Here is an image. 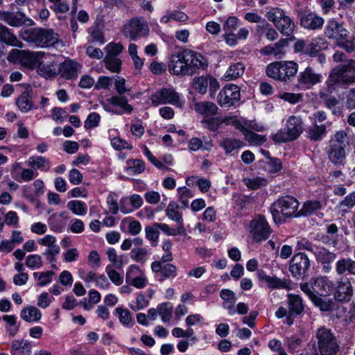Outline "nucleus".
<instances>
[{
  "mask_svg": "<svg viewBox=\"0 0 355 355\" xmlns=\"http://www.w3.org/2000/svg\"><path fill=\"white\" fill-rule=\"evenodd\" d=\"M123 35L130 40L137 41L149 35L148 21L142 17H136L128 20L122 28Z\"/></svg>",
  "mask_w": 355,
  "mask_h": 355,
  "instance_id": "1a4fd4ad",
  "label": "nucleus"
},
{
  "mask_svg": "<svg viewBox=\"0 0 355 355\" xmlns=\"http://www.w3.org/2000/svg\"><path fill=\"white\" fill-rule=\"evenodd\" d=\"M354 295V288L349 278L341 279L338 281L334 293L335 301L341 303H348Z\"/></svg>",
  "mask_w": 355,
  "mask_h": 355,
  "instance_id": "dca6fc26",
  "label": "nucleus"
},
{
  "mask_svg": "<svg viewBox=\"0 0 355 355\" xmlns=\"http://www.w3.org/2000/svg\"><path fill=\"white\" fill-rule=\"evenodd\" d=\"M285 11L278 7H270L266 13V17L275 26L283 17L286 16Z\"/></svg>",
  "mask_w": 355,
  "mask_h": 355,
  "instance_id": "c03bdc74",
  "label": "nucleus"
},
{
  "mask_svg": "<svg viewBox=\"0 0 355 355\" xmlns=\"http://www.w3.org/2000/svg\"><path fill=\"white\" fill-rule=\"evenodd\" d=\"M323 76L316 73L313 68L307 67L300 71L297 78V87L300 89H311L317 84L322 83Z\"/></svg>",
  "mask_w": 355,
  "mask_h": 355,
  "instance_id": "f8f14e48",
  "label": "nucleus"
},
{
  "mask_svg": "<svg viewBox=\"0 0 355 355\" xmlns=\"http://www.w3.org/2000/svg\"><path fill=\"white\" fill-rule=\"evenodd\" d=\"M151 270L160 277V281L166 279H173L178 275V268L172 263H162V261H153Z\"/></svg>",
  "mask_w": 355,
  "mask_h": 355,
  "instance_id": "6ab92c4d",
  "label": "nucleus"
},
{
  "mask_svg": "<svg viewBox=\"0 0 355 355\" xmlns=\"http://www.w3.org/2000/svg\"><path fill=\"white\" fill-rule=\"evenodd\" d=\"M32 345L27 340H14L11 345L12 355H26L31 352Z\"/></svg>",
  "mask_w": 355,
  "mask_h": 355,
  "instance_id": "2f4dec72",
  "label": "nucleus"
},
{
  "mask_svg": "<svg viewBox=\"0 0 355 355\" xmlns=\"http://www.w3.org/2000/svg\"><path fill=\"white\" fill-rule=\"evenodd\" d=\"M2 320L6 323V330L10 336H15L19 331L20 324L15 315H5Z\"/></svg>",
  "mask_w": 355,
  "mask_h": 355,
  "instance_id": "4c0bfd02",
  "label": "nucleus"
},
{
  "mask_svg": "<svg viewBox=\"0 0 355 355\" xmlns=\"http://www.w3.org/2000/svg\"><path fill=\"white\" fill-rule=\"evenodd\" d=\"M26 266L31 269H39L42 266V260L39 254H30L26 259Z\"/></svg>",
  "mask_w": 355,
  "mask_h": 355,
  "instance_id": "e2e57ef3",
  "label": "nucleus"
},
{
  "mask_svg": "<svg viewBox=\"0 0 355 355\" xmlns=\"http://www.w3.org/2000/svg\"><path fill=\"white\" fill-rule=\"evenodd\" d=\"M105 272L113 284L116 286L121 285L123 283V277L115 270L110 265L107 266Z\"/></svg>",
  "mask_w": 355,
  "mask_h": 355,
  "instance_id": "69168bd1",
  "label": "nucleus"
},
{
  "mask_svg": "<svg viewBox=\"0 0 355 355\" xmlns=\"http://www.w3.org/2000/svg\"><path fill=\"white\" fill-rule=\"evenodd\" d=\"M0 20L12 27L35 25V21L22 12L0 11Z\"/></svg>",
  "mask_w": 355,
  "mask_h": 355,
  "instance_id": "2eb2a0df",
  "label": "nucleus"
},
{
  "mask_svg": "<svg viewBox=\"0 0 355 355\" xmlns=\"http://www.w3.org/2000/svg\"><path fill=\"white\" fill-rule=\"evenodd\" d=\"M312 302L322 311H329L334 309L336 303L332 299L322 298L320 296L314 295L312 297Z\"/></svg>",
  "mask_w": 355,
  "mask_h": 355,
  "instance_id": "a19ab883",
  "label": "nucleus"
},
{
  "mask_svg": "<svg viewBox=\"0 0 355 355\" xmlns=\"http://www.w3.org/2000/svg\"><path fill=\"white\" fill-rule=\"evenodd\" d=\"M257 276L259 280L263 281L267 284L269 288L271 289H291V282L289 279H282L275 276H269L263 270H259Z\"/></svg>",
  "mask_w": 355,
  "mask_h": 355,
  "instance_id": "aec40b11",
  "label": "nucleus"
},
{
  "mask_svg": "<svg viewBox=\"0 0 355 355\" xmlns=\"http://www.w3.org/2000/svg\"><path fill=\"white\" fill-rule=\"evenodd\" d=\"M324 34L328 38L335 40L338 42L339 40L347 39L349 32L336 20L331 19L327 21L324 28Z\"/></svg>",
  "mask_w": 355,
  "mask_h": 355,
  "instance_id": "a211bd4d",
  "label": "nucleus"
},
{
  "mask_svg": "<svg viewBox=\"0 0 355 355\" xmlns=\"http://www.w3.org/2000/svg\"><path fill=\"white\" fill-rule=\"evenodd\" d=\"M310 267V261L308 257L302 252L295 254L291 260L289 270L295 277L304 276Z\"/></svg>",
  "mask_w": 355,
  "mask_h": 355,
  "instance_id": "f3484780",
  "label": "nucleus"
},
{
  "mask_svg": "<svg viewBox=\"0 0 355 355\" xmlns=\"http://www.w3.org/2000/svg\"><path fill=\"white\" fill-rule=\"evenodd\" d=\"M27 40L40 48H49L58 44L60 36L52 28H35L30 30Z\"/></svg>",
  "mask_w": 355,
  "mask_h": 355,
  "instance_id": "39448f33",
  "label": "nucleus"
},
{
  "mask_svg": "<svg viewBox=\"0 0 355 355\" xmlns=\"http://www.w3.org/2000/svg\"><path fill=\"white\" fill-rule=\"evenodd\" d=\"M302 344V339L297 336H291L285 339V345L290 352L293 353Z\"/></svg>",
  "mask_w": 355,
  "mask_h": 355,
  "instance_id": "774afa93",
  "label": "nucleus"
},
{
  "mask_svg": "<svg viewBox=\"0 0 355 355\" xmlns=\"http://www.w3.org/2000/svg\"><path fill=\"white\" fill-rule=\"evenodd\" d=\"M81 65L72 60H65L59 67V73L67 80L75 79L81 71Z\"/></svg>",
  "mask_w": 355,
  "mask_h": 355,
  "instance_id": "b1692460",
  "label": "nucleus"
},
{
  "mask_svg": "<svg viewBox=\"0 0 355 355\" xmlns=\"http://www.w3.org/2000/svg\"><path fill=\"white\" fill-rule=\"evenodd\" d=\"M288 311L291 314L300 315L304 310V305L300 295L289 293L287 295Z\"/></svg>",
  "mask_w": 355,
  "mask_h": 355,
  "instance_id": "c756f323",
  "label": "nucleus"
},
{
  "mask_svg": "<svg viewBox=\"0 0 355 355\" xmlns=\"http://www.w3.org/2000/svg\"><path fill=\"white\" fill-rule=\"evenodd\" d=\"M126 81L123 77H118L114 81V89L118 95L112 96L107 99V101L114 105L120 107L121 110L114 112L115 114H130L133 111V107L128 104V100L124 95L125 92H130V89L126 87Z\"/></svg>",
  "mask_w": 355,
  "mask_h": 355,
  "instance_id": "0eeeda50",
  "label": "nucleus"
},
{
  "mask_svg": "<svg viewBox=\"0 0 355 355\" xmlns=\"http://www.w3.org/2000/svg\"><path fill=\"white\" fill-rule=\"evenodd\" d=\"M211 147L212 144L211 142H207L205 145L203 146L202 140L197 137L191 138L189 143V149L193 151H197L202 148L205 150H209Z\"/></svg>",
  "mask_w": 355,
  "mask_h": 355,
  "instance_id": "0e129e2a",
  "label": "nucleus"
},
{
  "mask_svg": "<svg viewBox=\"0 0 355 355\" xmlns=\"http://www.w3.org/2000/svg\"><path fill=\"white\" fill-rule=\"evenodd\" d=\"M26 165L33 170H40L47 172L51 168V162L49 159L43 156H31L26 161Z\"/></svg>",
  "mask_w": 355,
  "mask_h": 355,
  "instance_id": "c85d7f7f",
  "label": "nucleus"
},
{
  "mask_svg": "<svg viewBox=\"0 0 355 355\" xmlns=\"http://www.w3.org/2000/svg\"><path fill=\"white\" fill-rule=\"evenodd\" d=\"M173 306L171 303L165 302L157 306V312L163 322H168L172 317Z\"/></svg>",
  "mask_w": 355,
  "mask_h": 355,
  "instance_id": "603ef678",
  "label": "nucleus"
},
{
  "mask_svg": "<svg viewBox=\"0 0 355 355\" xmlns=\"http://www.w3.org/2000/svg\"><path fill=\"white\" fill-rule=\"evenodd\" d=\"M178 200L181 202L182 208L189 207V200L194 196L193 192L185 187H179L178 189Z\"/></svg>",
  "mask_w": 355,
  "mask_h": 355,
  "instance_id": "8fccbe9b",
  "label": "nucleus"
},
{
  "mask_svg": "<svg viewBox=\"0 0 355 355\" xmlns=\"http://www.w3.org/2000/svg\"><path fill=\"white\" fill-rule=\"evenodd\" d=\"M346 148L330 145L327 151L328 158L335 165L343 164L346 158Z\"/></svg>",
  "mask_w": 355,
  "mask_h": 355,
  "instance_id": "cd10ccee",
  "label": "nucleus"
},
{
  "mask_svg": "<svg viewBox=\"0 0 355 355\" xmlns=\"http://www.w3.org/2000/svg\"><path fill=\"white\" fill-rule=\"evenodd\" d=\"M243 145V143L241 141L235 138H226L220 143V146L225 150L227 154L241 148Z\"/></svg>",
  "mask_w": 355,
  "mask_h": 355,
  "instance_id": "37998d69",
  "label": "nucleus"
},
{
  "mask_svg": "<svg viewBox=\"0 0 355 355\" xmlns=\"http://www.w3.org/2000/svg\"><path fill=\"white\" fill-rule=\"evenodd\" d=\"M250 232L253 241L261 242L266 240L272 230L264 216L258 215L250 223Z\"/></svg>",
  "mask_w": 355,
  "mask_h": 355,
  "instance_id": "9b49d317",
  "label": "nucleus"
},
{
  "mask_svg": "<svg viewBox=\"0 0 355 355\" xmlns=\"http://www.w3.org/2000/svg\"><path fill=\"white\" fill-rule=\"evenodd\" d=\"M244 137L245 140L253 145H261L266 141V136L258 135L250 130H249Z\"/></svg>",
  "mask_w": 355,
  "mask_h": 355,
  "instance_id": "338daca9",
  "label": "nucleus"
},
{
  "mask_svg": "<svg viewBox=\"0 0 355 355\" xmlns=\"http://www.w3.org/2000/svg\"><path fill=\"white\" fill-rule=\"evenodd\" d=\"M195 110L200 114L205 116H211L217 113L218 107L212 102L202 101L196 103L194 105Z\"/></svg>",
  "mask_w": 355,
  "mask_h": 355,
  "instance_id": "e433bc0d",
  "label": "nucleus"
},
{
  "mask_svg": "<svg viewBox=\"0 0 355 355\" xmlns=\"http://www.w3.org/2000/svg\"><path fill=\"white\" fill-rule=\"evenodd\" d=\"M140 270L138 266L131 265L127 270L125 274L126 283L136 287L137 288H143L147 285V279L144 275L135 276L139 272Z\"/></svg>",
  "mask_w": 355,
  "mask_h": 355,
  "instance_id": "a878e982",
  "label": "nucleus"
},
{
  "mask_svg": "<svg viewBox=\"0 0 355 355\" xmlns=\"http://www.w3.org/2000/svg\"><path fill=\"white\" fill-rule=\"evenodd\" d=\"M9 58H15L24 67L33 69L37 62V56L35 53L27 51L12 49L10 53Z\"/></svg>",
  "mask_w": 355,
  "mask_h": 355,
  "instance_id": "4be33fe9",
  "label": "nucleus"
},
{
  "mask_svg": "<svg viewBox=\"0 0 355 355\" xmlns=\"http://www.w3.org/2000/svg\"><path fill=\"white\" fill-rule=\"evenodd\" d=\"M328 46L327 42L322 37H317L313 39L306 49L305 53L313 57L316 55L320 51L327 49Z\"/></svg>",
  "mask_w": 355,
  "mask_h": 355,
  "instance_id": "c9c22d12",
  "label": "nucleus"
},
{
  "mask_svg": "<svg viewBox=\"0 0 355 355\" xmlns=\"http://www.w3.org/2000/svg\"><path fill=\"white\" fill-rule=\"evenodd\" d=\"M67 208L78 216H83L87 213V205L83 201L71 200L67 203Z\"/></svg>",
  "mask_w": 355,
  "mask_h": 355,
  "instance_id": "864d4df0",
  "label": "nucleus"
},
{
  "mask_svg": "<svg viewBox=\"0 0 355 355\" xmlns=\"http://www.w3.org/2000/svg\"><path fill=\"white\" fill-rule=\"evenodd\" d=\"M150 99L155 106L161 104L181 105L180 95L173 89L162 88L151 94Z\"/></svg>",
  "mask_w": 355,
  "mask_h": 355,
  "instance_id": "4468645a",
  "label": "nucleus"
},
{
  "mask_svg": "<svg viewBox=\"0 0 355 355\" xmlns=\"http://www.w3.org/2000/svg\"><path fill=\"white\" fill-rule=\"evenodd\" d=\"M335 270L338 276L348 277L349 280L355 277V260L352 258H341L335 263Z\"/></svg>",
  "mask_w": 355,
  "mask_h": 355,
  "instance_id": "5701e85b",
  "label": "nucleus"
},
{
  "mask_svg": "<svg viewBox=\"0 0 355 355\" xmlns=\"http://www.w3.org/2000/svg\"><path fill=\"white\" fill-rule=\"evenodd\" d=\"M333 92H330L326 85V89L324 90H320L318 94L319 97L324 101L325 106L330 110L336 107L339 103L338 100L336 97L329 96Z\"/></svg>",
  "mask_w": 355,
  "mask_h": 355,
  "instance_id": "a18cd8bd",
  "label": "nucleus"
},
{
  "mask_svg": "<svg viewBox=\"0 0 355 355\" xmlns=\"http://www.w3.org/2000/svg\"><path fill=\"white\" fill-rule=\"evenodd\" d=\"M145 233L146 239L151 242L152 245L157 246L159 231V228L155 226V223L152 226H146Z\"/></svg>",
  "mask_w": 355,
  "mask_h": 355,
  "instance_id": "bf43d9fd",
  "label": "nucleus"
},
{
  "mask_svg": "<svg viewBox=\"0 0 355 355\" xmlns=\"http://www.w3.org/2000/svg\"><path fill=\"white\" fill-rule=\"evenodd\" d=\"M354 83H355V60L352 59L334 67L325 82L330 92H334L336 85L343 86Z\"/></svg>",
  "mask_w": 355,
  "mask_h": 355,
  "instance_id": "f03ea898",
  "label": "nucleus"
},
{
  "mask_svg": "<svg viewBox=\"0 0 355 355\" xmlns=\"http://www.w3.org/2000/svg\"><path fill=\"white\" fill-rule=\"evenodd\" d=\"M114 313L119 315L120 322L125 327H131L132 318L130 312L123 307H117Z\"/></svg>",
  "mask_w": 355,
  "mask_h": 355,
  "instance_id": "5fc2aeb1",
  "label": "nucleus"
},
{
  "mask_svg": "<svg viewBox=\"0 0 355 355\" xmlns=\"http://www.w3.org/2000/svg\"><path fill=\"white\" fill-rule=\"evenodd\" d=\"M307 133L308 137L311 141H320L326 133V126L324 125H313L308 129Z\"/></svg>",
  "mask_w": 355,
  "mask_h": 355,
  "instance_id": "de8ad7c7",
  "label": "nucleus"
},
{
  "mask_svg": "<svg viewBox=\"0 0 355 355\" xmlns=\"http://www.w3.org/2000/svg\"><path fill=\"white\" fill-rule=\"evenodd\" d=\"M128 165V171L132 174H139L145 169V163L143 160L139 159H129L127 161Z\"/></svg>",
  "mask_w": 355,
  "mask_h": 355,
  "instance_id": "13d9d810",
  "label": "nucleus"
},
{
  "mask_svg": "<svg viewBox=\"0 0 355 355\" xmlns=\"http://www.w3.org/2000/svg\"><path fill=\"white\" fill-rule=\"evenodd\" d=\"M37 69L40 74L46 78L53 77L56 75V70L53 63L45 64L40 62L38 64Z\"/></svg>",
  "mask_w": 355,
  "mask_h": 355,
  "instance_id": "680f3d73",
  "label": "nucleus"
},
{
  "mask_svg": "<svg viewBox=\"0 0 355 355\" xmlns=\"http://www.w3.org/2000/svg\"><path fill=\"white\" fill-rule=\"evenodd\" d=\"M303 125L301 118L291 116L286 121V126L272 136L276 143H285L297 139L302 133Z\"/></svg>",
  "mask_w": 355,
  "mask_h": 355,
  "instance_id": "423d86ee",
  "label": "nucleus"
},
{
  "mask_svg": "<svg viewBox=\"0 0 355 355\" xmlns=\"http://www.w3.org/2000/svg\"><path fill=\"white\" fill-rule=\"evenodd\" d=\"M239 87L234 84L225 86L217 96L218 103L221 107H230L240 101Z\"/></svg>",
  "mask_w": 355,
  "mask_h": 355,
  "instance_id": "ddd939ff",
  "label": "nucleus"
},
{
  "mask_svg": "<svg viewBox=\"0 0 355 355\" xmlns=\"http://www.w3.org/2000/svg\"><path fill=\"white\" fill-rule=\"evenodd\" d=\"M324 24V19L313 12H305L300 17V25L309 30L321 28Z\"/></svg>",
  "mask_w": 355,
  "mask_h": 355,
  "instance_id": "393cba45",
  "label": "nucleus"
},
{
  "mask_svg": "<svg viewBox=\"0 0 355 355\" xmlns=\"http://www.w3.org/2000/svg\"><path fill=\"white\" fill-rule=\"evenodd\" d=\"M299 201L293 196H285L279 198L270 208L274 222L282 223L286 218L299 217Z\"/></svg>",
  "mask_w": 355,
  "mask_h": 355,
  "instance_id": "7ed1b4c3",
  "label": "nucleus"
},
{
  "mask_svg": "<svg viewBox=\"0 0 355 355\" xmlns=\"http://www.w3.org/2000/svg\"><path fill=\"white\" fill-rule=\"evenodd\" d=\"M179 205L174 201L170 202L166 209V214L168 218L176 222L180 226L177 230L178 234H182L184 232L183 227V218L182 214L178 211Z\"/></svg>",
  "mask_w": 355,
  "mask_h": 355,
  "instance_id": "bb28decb",
  "label": "nucleus"
},
{
  "mask_svg": "<svg viewBox=\"0 0 355 355\" xmlns=\"http://www.w3.org/2000/svg\"><path fill=\"white\" fill-rule=\"evenodd\" d=\"M318 348L320 355H336L340 346L331 331L325 327L319 328L316 331Z\"/></svg>",
  "mask_w": 355,
  "mask_h": 355,
  "instance_id": "6e6552de",
  "label": "nucleus"
},
{
  "mask_svg": "<svg viewBox=\"0 0 355 355\" xmlns=\"http://www.w3.org/2000/svg\"><path fill=\"white\" fill-rule=\"evenodd\" d=\"M209 76H202L193 79V86L195 90L202 94L207 92Z\"/></svg>",
  "mask_w": 355,
  "mask_h": 355,
  "instance_id": "6e6d98bb",
  "label": "nucleus"
},
{
  "mask_svg": "<svg viewBox=\"0 0 355 355\" xmlns=\"http://www.w3.org/2000/svg\"><path fill=\"white\" fill-rule=\"evenodd\" d=\"M315 287L318 292H320L321 295L328 294L334 288V284L327 277H317L315 280Z\"/></svg>",
  "mask_w": 355,
  "mask_h": 355,
  "instance_id": "f704fd0d",
  "label": "nucleus"
},
{
  "mask_svg": "<svg viewBox=\"0 0 355 355\" xmlns=\"http://www.w3.org/2000/svg\"><path fill=\"white\" fill-rule=\"evenodd\" d=\"M245 65L242 62H236L231 64L225 73V78L227 80H235L244 73Z\"/></svg>",
  "mask_w": 355,
  "mask_h": 355,
  "instance_id": "58836bf2",
  "label": "nucleus"
},
{
  "mask_svg": "<svg viewBox=\"0 0 355 355\" xmlns=\"http://www.w3.org/2000/svg\"><path fill=\"white\" fill-rule=\"evenodd\" d=\"M355 205V191L347 195L343 200L339 202L338 206L343 211H347Z\"/></svg>",
  "mask_w": 355,
  "mask_h": 355,
  "instance_id": "052dcab7",
  "label": "nucleus"
},
{
  "mask_svg": "<svg viewBox=\"0 0 355 355\" xmlns=\"http://www.w3.org/2000/svg\"><path fill=\"white\" fill-rule=\"evenodd\" d=\"M298 64L293 61H277L268 65L266 74L268 77L283 83H288L295 77Z\"/></svg>",
  "mask_w": 355,
  "mask_h": 355,
  "instance_id": "20e7f679",
  "label": "nucleus"
},
{
  "mask_svg": "<svg viewBox=\"0 0 355 355\" xmlns=\"http://www.w3.org/2000/svg\"><path fill=\"white\" fill-rule=\"evenodd\" d=\"M285 42L286 40L282 39L272 44L266 46L261 49V53L266 55H277L282 52V49L285 45Z\"/></svg>",
  "mask_w": 355,
  "mask_h": 355,
  "instance_id": "3c124183",
  "label": "nucleus"
},
{
  "mask_svg": "<svg viewBox=\"0 0 355 355\" xmlns=\"http://www.w3.org/2000/svg\"><path fill=\"white\" fill-rule=\"evenodd\" d=\"M123 49V46L121 43L110 42L105 46L104 49L105 56L103 58V62L105 67L110 72L116 73L121 72L122 60L120 55Z\"/></svg>",
  "mask_w": 355,
  "mask_h": 355,
  "instance_id": "9d476101",
  "label": "nucleus"
},
{
  "mask_svg": "<svg viewBox=\"0 0 355 355\" xmlns=\"http://www.w3.org/2000/svg\"><path fill=\"white\" fill-rule=\"evenodd\" d=\"M322 207V203L319 200L306 201L302 207L299 210V216H307L314 212L320 210Z\"/></svg>",
  "mask_w": 355,
  "mask_h": 355,
  "instance_id": "ea45409f",
  "label": "nucleus"
},
{
  "mask_svg": "<svg viewBox=\"0 0 355 355\" xmlns=\"http://www.w3.org/2000/svg\"><path fill=\"white\" fill-rule=\"evenodd\" d=\"M329 144L347 148L349 144L347 133L345 130H339L336 132L330 139Z\"/></svg>",
  "mask_w": 355,
  "mask_h": 355,
  "instance_id": "49530a36",
  "label": "nucleus"
},
{
  "mask_svg": "<svg viewBox=\"0 0 355 355\" xmlns=\"http://www.w3.org/2000/svg\"><path fill=\"white\" fill-rule=\"evenodd\" d=\"M20 317L28 322H37L41 319L42 313L37 307L28 306L21 309Z\"/></svg>",
  "mask_w": 355,
  "mask_h": 355,
  "instance_id": "473e14b6",
  "label": "nucleus"
},
{
  "mask_svg": "<svg viewBox=\"0 0 355 355\" xmlns=\"http://www.w3.org/2000/svg\"><path fill=\"white\" fill-rule=\"evenodd\" d=\"M168 67L172 75L189 76L198 73L200 70H205L208 62L200 53L184 49L171 55Z\"/></svg>",
  "mask_w": 355,
  "mask_h": 355,
  "instance_id": "f257e3e1",
  "label": "nucleus"
},
{
  "mask_svg": "<svg viewBox=\"0 0 355 355\" xmlns=\"http://www.w3.org/2000/svg\"><path fill=\"white\" fill-rule=\"evenodd\" d=\"M16 104L22 112H28L33 108V102L29 92H23L17 99Z\"/></svg>",
  "mask_w": 355,
  "mask_h": 355,
  "instance_id": "79ce46f5",
  "label": "nucleus"
},
{
  "mask_svg": "<svg viewBox=\"0 0 355 355\" xmlns=\"http://www.w3.org/2000/svg\"><path fill=\"white\" fill-rule=\"evenodd\" d=\"M275 28L284 36H291L295 30V23L288 17L286 15L275 26Z\"/></svg>",
  "mask_w": 355,
  "mask_h": 355,
  "instance_id": "72a5a7b5",
  "label": "nucleus"
},
{
  "mask_svg": "<svg viewBox=\"0 0 355 355\" xmlns=\"http://www.w3.org/2000/svg\"><path fill=\"white\" fill-rule=\"evenodd\" d=\"M148 254H150V249L135 248L131 250L130 255L131 259L135 261L144 263L146 261V257Z\"/></svg>",
  "mask_w": 355,
  "mask_h": 355,
  "instance_id": "4d7b16f0",
  "label": "nucleus"
},
{
  "mask_svg": "<svg viewBox=\"0 0 355 355\" xmlns=\"http://www.w3.org/2000/svg\"><path fill=\"white\" fill-rule=\"evenodd\" d=\"M0 42L8 45L21 48L23 43L19 41L12 31L0 23Z\"/></svg>",
  "mask_w": 355,
  "mask_h": 355,
  "instance_id": "7c9ffc66",
  "label": "nucleus"
},
{
  "mask_svg": "<svg viewBox=\"0 0 355 355\" xmlns=\"http://www.w3.org/2000/svg\"><path fill=\"white\" fill-rule=\"evenodd\" d=\"M313 254L316 261L322 264V271L325 273L329 272L331 270V264L336 259V254L322 247L316 248Z\"/></svg>",
  "mask_w": 355,
  "mask_h": 355,
  "instance_id": "412c9836",
  "label": "nucleus"
},
{
  "mask_svg": "<svg viewBox=\"0 0 355 355\" xmlns=\"http://www.w3.org/2000/svg\"><path fill=\"white\" fill-rule=\"evenodd\" d=\"M223 123H224V119L219 117L204 118L201 121V124L204 128L213 132L219 129Z\"/></svg>",
  "mask_w": 355,
  "mask_h": 355,
  "instance_id": "09e8293b",
  "label": "nucleus"
}]
</instances>
